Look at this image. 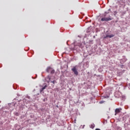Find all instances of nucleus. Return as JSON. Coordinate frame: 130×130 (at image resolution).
<instances>
[{
    "mask_svg": "<svg viewBox=\"0 0 130 130\" xmlns=\"http://www.w3.org/2000/svg\"><path fill=\"white\" fill-rule=\"evenodd\" d=\"M110 12H111L110 9H109L107 11L105 12V14H109Z\"/></svg>",
    "mask_w": 130,
    "mask_h": 130,
    "instance_id": "1a4fd4ad",
    "label": "nucleus"
},
{
    "mask_svg": "<svg viewBox=\"0 0 130 130\" xmlns=\"http://www.w3.org/2000/svg\"><path fill=\"white\" fill-rule=\"evenodd\" d=\"M111 20H112L111 18H103L101 19V21H110Z\"/></svg>",
    "mask_w": 130,
    "mask_h": 130,
    "instance_id": "20e7f679",
    "label": "nucleus"
},
{
    "mask_svg": "<svg viewBox=\"0 0 130 130\" xmlns=\"http://www.w3.org/2000/svg\"><path fill=\"white\" fill-rule=\"evenodd\" d=\"M90 127L91 128L93 129L95 127V125L94 124H91Z\"/></svg>",
    "mask_w": 130,
    "mask_h": 130,
    "instance_id": "6e6552de",
    "label": "nucleus"
},
{
    "mask_svg": "<svg viewBox=\"0 0 130 130\" xmlns=\"http://www.w3.org/2000/svg\"><path fill=\"white\" fill-rule=\"evenodd\" d=\"M122 109L121 108H117L115 109V116H116L117 114H119L120 113V112L121 111Z\"/></svg>",
    "mask_w": 130,
    "mask_h": 130,
    "instance_id": "7ed1b4c3",
    "label": "nucleus"
},
{
    "mask_svg": "<svg viewBox=\"0 0 130 130\" xmlns=\"http://www.w3.org/2000/svg\"><path fill=\"white\" fill-rule=\"evenodd\" d=\"M53 69L51 68V67H48V68H47L46 69V72L47 73H50V71L52 70Z\"/></svg>",
    "mask_w": 130,
    "mask_h": 130,
    "instance_id": "39448f33",
    "label": "nucleus"
},
{
    "mask_svg": "<svg viewBox=\"0 0 130 130\" xmlns=\"http://www.w3.org/2000/svg\"><path fill=\"white\" fill-rule=\"evenodd\" d=\"M50 72H51V74H53L55 72V71H54V69H52L50 71Z\"/></svg>",
    "mask_w": 130,
    "mask_h": 130,
    "instance_id": "0eeeda50",
    "label": "nucleus"
},
{
    "mask_svg": "<svg viewBox=\"0 0 130 130\" xmlns=\"http://www.w3.org/2000/svg\"><path fill=\"white\" fill-rule=\"evenodd\" d=\"M72 71H73L74 74H75L76 76L78 75V72L77 70L76 69V67H74L73 69H71Z\"/></svg>",
    "mask_w": 130,
    "mask_h": 130,
    "instance_id": "f03ea898",
    "label": "nucleus"
},
{
    "mask_svg": "<svg viewBox=\"0 0 130 130\" xmlns=\"http://www.w3.org/2000/svg\"><path fill=\"white\" fill-rule=\"evenodd\" d=\"M47 87V85H45L44 86V87H43V88H41V89H40V92H42L43 91H44L45 90V89H46V88Z\"/></svg>",
    "mask_w": 130,
    "mask_h": 130,
    "instance_id": "423d86ee",
    "label": "nucleus"
},
{
    "mask_svg": "<svg viewBox=\"0 0 130 130\" xmlns=\"http://www.w3.org/2000/svg\"><path fill=\"white\" fill-rule=\"evenodd\" d=\"M95 130H101V129L99 128H96Z\"/></svg>",
    "mask_w": 130,
    "mask_h": 130,
    "instance_id": "4468645a",
    "label": "nucleus"
},
{
    "mask_svg": "<svg viewBox=\"0 0 130 130\" xmlns=\"http://www.w3.org/2000/svg\"><path fill=\"white\" fill-rule=\"evenodd\" d=\"M51 83H53V84H54L55 83V81H51Z\"/></svg>",
    "mask_w": 130,
    "mask_h": 130,
    "instance_id": "ddd939ff",
    "label": "nucleus"
},
{
    "mask_svg": "<svg viewBox=\"0 0 130 130\" xmlns=\"http://www.w3.org/2000/svg\"><path fill=\"white\" fill-rule=\"evenodd\" d=\"M115 96L116 97V98H120V97L122 96V94L120 93L119 91L116 92L115 93Z\"/></svg>",
    "mask_w": 130,
    "mask_h": 130,
    "instance_id": "f257e3e1",
    "label": "nucleus"
},
{
    "mask_svg": "<svg viewBox=\"0 0 130 130\" xmlns=\"http://www.w3.org/2000/svg\"><path fill=\"white\" fill-rule=\"evenodd\" d=\"M114 37V35H109V38H111Z\"/></svg>",
    "mask_w": 130,
    "mask_h": 130,
    "instance_id": "9d476101",
    "label": "nucleus"
},
{
    "mask_svg": "<svg viewBox=\"0 0 130 130\" xmlns=\"http://www.w3.org/2000/svg\"><path fill=\"white\" fill-rule=\"evenodd\" d=\"M107 38H109V35H107L106 37H104V39H106Z\"/></svg>",
    "mask_w": 130,
    "mask_h": 130,
    "instance_id": "f8f14e48",
    "label": "nucleus"
},
{
    "mask_svg": "<svg viewBox=\"0 0 130 130\" xmlns=\"http://www.w3.org/2000/svg\"><path fill=\"white\" fill-rule=\"evenodd\" d=\"M85 125H80V128L83 129L84 128Z\"/></svg>",
    "mask_w": 130,
    "mask_h": 130,
    "instance_id": "9b49d317",
    "label": "nucleus"
}]
</instances>
